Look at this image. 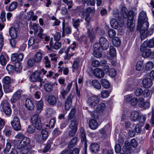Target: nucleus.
Segmentation results:
<instances>
[{
  "label": "nucleus",
  "instance_id": "obj_46",
  "mask_svg": "<svg viewBox=\"0 0 154 154\" xmlns=\"http://www.w3.org/2000/svg\"><path fill=\"white\" fill-rule=\"evenodd\" d=\"M40 40H39L36 39L35 40L34 38L32 37H30L28 41V44L29 46H32L33 44H34L35 42L36 43L38 42H40Z\"/></svg>",
  "mask_w": 154,
  "mask_h": 154
},
{
  "label": "nucleus",
  "instance_id": "obj_7",
  "mask_svg": "<svg viewBox=\"0 0 154 154\" xmlns=\"http://www.w3.org/2000/svg\"><path fill=\"white\" fill-rule=\"evenodd\" d=\"M11 125L13 129L16 131H18L21 129V125L19 117L15 116L11 122Z\"/></svg>",
  "mask_w": 154,
  "mask_h": 154
},
{
  "label": "nucleus",
  "instance_id": "obj_27",
  "mask_svg": "<svg viewBox=\"0 0 154 154\" xmlns=\"http://www.w3.org/2000/svg\"><path fill=\"white\" fill-rule=\"evenodd\" d=\"M48 103L51 105H54L57 103V99L56 97L53 95H49L47 99Z\"/></svg>",
  "mask_w": 154,
  "mask_h": 154
},
{
  "label": "nucleus",
  "instance_id": "obj_26",
  "mask_svg": "<svg viewBox=\"0 0 154 154\" xmlns=\"http://www.w3.org/2000/svg\"><path fill=\"white\" fill-rule=\"evenodd\" d=\"M25 106L27 109L30 110H33L35 107L34 105L29 99L26 100Z\"/></svg>",
  "mask_w": 154,
  "mask_h": 154
},
{
  "label": "nucleus",
  "instance_id": "obj_23",
  "mask_svg": "<svg viewBox=\"0 0 154 154\" xmlns=\"http://www.w3.org/2000/svg\"><path fill=\"white\" fill-rule=\"evenodd\" d=\"M146 13L143 11H141L139 15L137 22L147 21V19L146 18Z\"/></svg>",
  "mask_w": 154,
  "mask_h": 154
},
{
  "label": "nucleus",
  "instance_id": "obj_4",
  "mask_svg": "<svg viewBox=\"0 0 154 154\" xmlns=\"http://www.w3.org/2000/svg\"><path fill=\"white\" fill-rule=\"evenodd\" d=\"M41 72L37 71L34 72L32 73L29 77L30 81L32 82H40V86H42V83H44L43 79L40 77Z\"/></svg>",
  "mask_w": 154,
  "mask_h": 154
},
{
  "label": "nucleus",
  "instance_id": "obj_31",
  "mask_svg": "<svg viewBox=\"0 0 154 154\" xmlns=\"http://www.w3.org/2000/svg\"><path fill=\"white\" fill-rule=\"evenodd\" d=\"M54 84L50 83H47L45 84L44 85L45 90L48 92H51L53 88Z\"/></svg>",
  "mask_w": 154,
  "mask_h": 154
},
{
  "label": "nucleus",
  "instance_id": "obj_43",
  "mask_svg": "<svg viewBox=\"0 0 154 154\" xmlns=\"http://www.w3.org/2000/svg\"><path fill=\"white\" fill-rule=\"evenodd\" d=\"M17 5V3L16 2H12L9 6L8 11H14L16 9Z\"/></svg>",
  "mask_w": 154,
  "mask_h": 154
},
{
  "label": "nucleus",
  "instance_id": "obj_2",
  "mask_svg": "<svg viewBox=\"0 0 154 154\" xmlns=\"http://www.w3.org/2000/svg\"><path fill=\"white\" fill-rule=\"evenodd\" d=\"M149 23L147 21H144L141 22H137V29L139 31L140 38H143L146 36L143 33L148 30Z\"/></svg>",
  "mask_w": 154,
  "mask_h": 154
},
{
  "label": "nucleus",
  "instance_id": "obj_50",
  "mask_svg": "<svg viewBox=\"0 0 154 154\" xmlns=\"http://www.w3.org/2000/svg\"><path fill=\"white\" fill-rule=\"evenodd\" d=\"M44 63L46 67L49 68L51 66V62L48 56H46L45 57Z\"/></svg>",
  "mask_w": 154,
  "mask_h": 154
},
{
  "label": "nucleus",
  "instance_id": "obj_18",
  "mask_svg": "<svg viewBox=\"0 0 154 154\" xmlns=\"http://www.w3.org/2000/svg\"><path fill=\"white\" fill-rule=\"evenodd\" d=\"M129 114V117L131 120L134 122L137 121L139 117V113L137 111H132L130 112Z\"/></svg>",
  "mask_w": 154,
  "mask_h": 154
},
{
  "label": "nucleus",
  "instance_id": "obj_63",
  "mask_svg": "<svg viewBox=\"0 0 154 154\" xmlns=\"http://www.w3.org/2000/svg\"><path fill=\"white\" fill-rule=\"evenodd\" d=\"M11 147V144L8 142H7L6 143V147L4 150V152L5 154L8 153Z\"/></svg>",
  "mask_w": 154,
  "mask_h": 154
},
{
  "label": "nucleus",
  "instance_id": "obj_29",
  "mask_svg": "<svg viewBox=\"0 0 154 154\" xmlns=\"http://www.w3.org/2000/svg\"><path fill=\"white\" fill-rule=\"evenodd\" d=\"M154 29V24L152 25L151 27L148 30H147V31L145 32L144 33H143V34H145L146 35V37H144L143 38L142 37H140V39L141 40H143L147 37L148 36H150L152 35L153 33Z\"/></svg>",
  "mask_w": 154,
  "mask_h": 154
},
{
  "label": "nucleus",
  "instance_id": "obj_6",
  "mask_svg": "<svg viewBox=\"0 0 154 154\" xmlns=\"http://www.w3.org/2000/svg\"><path fill=\"white\" fill-rule=\"evenodd\" d=\"M31 122L35 125V128L38 130L42 128V124L40 118L37 114L34 115L31 118Z\"/></svg>",
  "mask_w": 154,
  "mask_h": 154
},
{
  "label": "nucleus",
  "instance_id": "obj_38",
  "mask_svg": "<svg viewBox=\"0 0 154 154\" xmlns=\"http://www.w3.org/2000/svg\"><path fill=\"white\" fill-rule=\"evenodd\" d=\"M112 44L116 47H119L121 43L120 39L117 37H115L112 39Z\"/></svg>",
  "mask_w": 154,
  "mask_h": 154
},
{
  "label": "nucleus",
  "instance_id": "obj_28",
  "mask_svg": "<svg viewBox=\"0 0 154 154\" xmlns=\"http://www.w3.org/2000/svg\"><path fill=\"white\" fill-rule=\"evenodd\" d=\"M43 107V102L41 100L38 101L36 104V111L37 113H40L42 110Z\"/></svg>",
  "mask_w": 154,
  "mask_h": 154
},
{
  "label": "nucleus",
  "instance_id": "obj_59",
  "mask_svg": "<svg viewBox=\"0 0 154 154\" xmlns=\"http://www.w3.org/2000/svg\"><path fill=\"white\" fill-rule=\"evenodd\" d=\"M44 30L42 28H40L39 32L38 33L37 35L40 38H44L46 35L43 33Z\"/></svg>",
  "mask_w": 154,
  "mask_h": 154
},
{
  "label": "nucleus",
  "instance_id": "obj_14",
  "mask_svg": "<svg viewBox=\"0 0 154 154\" xmlns=\"http://www.w3.org/2000/svg\"><path fill=\"white\" fill-rule=\"evenodd\" d=\"M130 143L128 141H126L125 142V145L123 147L122 149L124 153L121 152L120 154H131L130 151L132 149V148L130 146Z\"/></svg>",
  "mask_w": 154,
  "mask_h": 154
},
{
  "label": "nucleus",
  "instance_id": "obj_56",
  "mask_svg": "<svg viewBox=\"0 0 154 154\" xmlns=\"http://www.w3.org/2000/svg\"><path fill=\"white\" fill-rule=\"evenodd\" d=\"M3 87L5 92L6 93L11 92L12 91V90L10 88L8 85H4Z\"/></svg>",
  "mask_w": 154,
  "mask_h": 154
},
{
  "label": "nucleus",
  "instance_id": "obj_1",
  "mask_svg": "<svg viewBox=\"0 0 154 154\" xmlns=\"http://www.w3.org/2000/svg\"><path fill=\"white\" fill-rule=\"evenodd\" d=\"M15 138L18 139L14 140V146L20 150L21 154H27L30 150L34 148V146L31 144L30 139L23 133H18L16 135Z\"/></svg>",
  "mask_w": 154,
  "mask_h": 154
},
{
  "label": "nucleus",
  "instance_id": "obj_20",
  "mask_svg": "<svg viewBox=\"0 0 154 154\" xmlns=\"http://www.w3.org/2000/svg\"><path fill=\"white\" fill-rule=\"evenodd\" d=\"M142 84L143 86L145 88L150 87L152 85V82L151 79L146 78L143 79Z\"/></svg>",
  "mask_w": 154,
  "mask_h": 154
},
{
  "label": "nucleus",
  "instance_id": "obj_48",
  "mask_svg": "<svg viewBox=\"0 0 154 154\" xmlns=\"http://www.w3.org/2000/svg\"><path fill=\"white\" fill-rule=\"evenodd\" d=\"M153 67V63L151 61L148 62L145 66V69L147 70L152 69Z\"/></svg>",
  "mask_w": 154,
  "mask_h": 154
},
{
  "label": "nucleus",
  "instance_id": "obj_58",
  "mask_svg": "<svg viewBox=\"0 0 154 154\" xmlns=\"http://www.w3.org/2000/svg\"><path fill=\"white\" fill-rule=\"evenodd\" d=\"M101 97L103 98H106L108 97L109 95V92L106 90L102 91L101 93Z\"/></svg>",
  "mask_w": 154,
  "mask_h": 154
},
{
  "label": "nucleus",
  "instance_id": "obj_15",
  "mask_svg": "<svg viewBox=\"0 0 154 154\" xmlns=\"http://www.w3.org/2000/svg\"><path fill=\"white\" fill-rule=\"evenodd\" d=\"M22 91L21 90H18L15 92L13 95L11 99L12 103H15L21 97V94Z\"/></svg>",
  "mask_w": 154,
  "mask_h": 154
},
{
  "label": "nucleus",
  "instance_id": "obj_5",
  "mask_svg": "<svg viewBox=\"0 0 154 154\" xmlns=\"http://www.w3.org/2000/svg\"><path fill=\"white\" fill-rule=\"evenodd\" d=\"M134 12L132 10L128 12L127 20V27L129 28L130 30L133 31L135 26V23H133V16Z\"/></svg>",
  "mask_w": 154,
  "mask_h": 154
},
{
  "label": "nucleus",
  "instance_id": "obj_8",
  "mask_svg": "<svg viewBox=\"0 0 154 154\" xmlns=\"http://www.w3.org/2000/svg\"><path fill=\"white\" fill-rule=\"evenodd\" d=\"M140 51L142 52V56L144 58L149 57L153 54L150 49L142 45L141 46Z\"/></svg>",
  "mask_w": 154,
  "mask_h": 154
},
{
  "label": "nucleus",
  "instance_id": "obj_57",
  "mask_svg": "<svg viewBox=\"0 0 154 154\" xmlns=\"http://www.w3.org/2000/svg\"><path fill=\"white\" fill-rule=\"evenodd\" d=\"M62 131H60L58 128H55L52 132V134L53 135L57 136L60 134Z\"/></svg>",
  "mask_w": 154,
  "mask_h": 154
},
{
  "label": "nucleus",
  "instance_id": "obj_47",
  "mask_svg": "<svg viewBox=\"0 0 154 154\" xmlns=\"http://www.w3.org/2000/svg\"><path fill=\"white\" fill-rule=\"evenodd\" d=\"M143 62L139 61L136 65V69L138 71L141 70L143 68Z\"/></svg>",
  "mask_w": 154,
  "mask_h": 154
},
{
  "label": "nucleus",
  "instance_id": "obj_25",
  "mask_svg": "<svg viewBox=\"0 0 154 154\" xmlns=\"http://www.w3.org/2000/svg\"><path fill=\"white\" fill-rule=\"evenodd\" d=\"M142 45L146 47L153 48L154 47V38L149 39L147 42H144Z\"/></svg>",
  "mask_w": 154,
  "mask_h": 154
},
{
  "label": "nucleus",
  "instance_id": "obj_42",
  "mask_svg": "<svg viewBox=\"0 0 154 154\" xmlns=\"http://www.w3.org/2000/svg\"><path fill=\"white\" fill-rule=\"evenodd\" d=\"M75 108H73L71 110V111L69 113V116H68V118L69 119H73V120H72L73 121H75V122H76V119L74 118V115L75 113Z\"/></svg>",
  "mask_w": 154,
  "mask_h": 154
},
{
  "label": "nucleus",
  "instance_id": "obj_64",
  "mask_svg": "<svg viewBox=\"0 0 154 154\" xmlns=\"http://www.w3.org/2000/svg\"><path fill=\"white\" fill-rule=\"evenodd\" d=\"M35 130V127L33 125H30L28 127L27 130L29 133L31 134L34 132Z\"/></svg>",
  "mask_w": 154,
  "mask_h": 154
},
{
  "label": "nucleus",
  "instance_id": "obj_24",
  "mask_svg": "<svg viewBox=\"0 0 154 154\" xmlns=\"http://www.w3.org/2000/svg\"><path fill=\"white\" fill-rule=\"evenodd\" d=\"M100 146L97 143H92L90 146V150L92 152L96 153L100 150Z\"/></svg>",
  "mask_w": 154,
  "mask_h": 154
},
{
  "label": "nucleus",
  "instance_id": "obj_9",
  "mask_svg": "<svg viewBox=\"0 0 154 154\" xmlns=\"http://www.w3.org/2000/svg\"><path fill=\"white\" fill-rule=\"evenodd\" d=\"M69 127L71 130L69 133V136L73 137L75 135L77 129V122L72 121L69 125Z\"/></svg>",
  "mask_w": 154,
  "mask_h": 154
},
{
  "label": "nucleus",
  "instance_id": "obj_12",
  "mask_svg": "<svg viewBox=\"0 0 154 154\" xmlns=\"http://www.w3.org/2000/svg\"><path fill=\"white\" fill-rule=\"evenodd\" d=\"M73 96L72 94H69L66 99L65 102V108L66 110H68L70 108L72 105V99Z\"/></svg>",
  "mask_w": 154,
  "mask_h": 154
},
{
  "label": "nucleus",
  "instance_id": "obj_35",
  "mask_svg": "<svg viewBox=\"0 0 154 154\" xmlns=\"http://www.w3.org/2000/svg\"><path fill=\"white\" fill-rule=\"evenodd\" d=\"M88 29V35L90 38V41L91 42H92L95 38V33L93 31V29L92 28H90Z\"/></svg>",
  "mask_w": 154,
  "mask_h": 154
},
{
  "label": "nucleus",
  "instance_id": "obj_19",
  "mask_svg": "<svg viewBox=\"0 0 154 154\" xmlns=\"http://www.w3.org/2000/svg\"><path fill=\"white\" fill-rule=\"evenodd\" d=\"M80 138L82 142H84L85 148L87 149V140L85 132L84 131V128L82 127L80 130Z\"/></svg>",
  "mask_w": 154,
  "mask_h": 154
},
{
  "label": "nucleus",
  "instance_id": "obj_53",
  "mask_svg": "<svg viewBox=\"0 0 154 154\" xmlns=\"http://www.w3.org/2000/svg\"><path fill=\"white\" fill-rule=\"evenodd\" d=\"M143 93V91L141 88L136 89L134 92V94L136 96H140Z\"/></svg>",
  "mask_w": 154,
  "mask_h": 154
},
{
  "label": "nucleus",
  "instance_id": "obj_10",
  "mask_svg": "<svg viewBox=\"0 0 154 154\" xmlns=\"http://www.w3.org/2000/svg\"><path fill=\"white\" fill-rule=\"evenodd\" d=\"M2 108L5 114L7 116H10L12 110L8 102L5 101L2 104Z\"/></svg>",
  "mask_w": 154,
  "mask_h": 154
},
{
  "label": "nucleus",
  "instance_id": "obj_34",
  "mask_svg": "<svg viewBox=\"0 0 154 154\" xmlns=\"http://www.w3.org/2000/svg\"><path fill=\"white\" fill-rule=\"evenodd\" d=\"M43 53L40 52H38L36 53L34 57V59L36 63L41 61L42 59Z\"/></svg>",
  "mask_w": 154,
  "mask_h": 154
},
{
  "label": "nucleus",
  "instance_id": "obj_11",
  "mask_svg": "<svg viewBox=\"0 0 154 154\" xmlns=\"http://www.w3.org/2000/svg\"><path fill=\"white\" fill-rule=\"evenodd\" d=\"M99 43L100 47L103 50H106L109 47V44L108 41L104 37L100 38Z\"/></svg>",
  "mask_w": 154,
  "mask_h": 154
},
{
  "label": "nucleus",
  "instance_id": "obj_54",
  "mask_svg": "<svg viewBox=\"0 0 154 154\" xmlns=\"http://www.w3.org/2000/svg\"><path fill=\"white\" fill-rule=\"evenodd\" d=\"M36 63L34 59L33 58L30 59L27 61V64L28 66L30 67H32Z\"/></svg>",
  "mask_w": 154,
  "mask_h": 154
},
{
  "label": "nucleus",
  "instance_id": "obj_30",
  "mask_svg": "<svg viewBox=\"0 0 154 154\" xmlns=\"http://www.w3.org/2000/svg\"><path fill=\"white\" fill-rule=\"evenodd\" d=\"M72 23L73 27L75 28L77 31H78V27L79 26L80 23L82 21L81 19H72Z\"/></svg>",
  "mask_w": 154,
  "mask_h": 154
},
{
  "label": "nucleus",
  "instance_id": "obj_32",
  "mask_svg": "<svg viewBox=\"0 0 154 154\" xmlns=\"http://www.w3.org/2000/svg\"><path fill=\"white\" fill-rule=\"evenodd\" d=\"M121 14L124 18H126L128 16V11L126 7L124 6H121L120 7Z\"/></svg>",
  "mask_w": 154,
  "mask_h": 154
},
{
  "label": "nucleus",
  "instance_id": "obj_55",
  "mask_svg": "<svg viewBox=\"0 0 154 154\" xmlns=\"http://www.w3.org/2000/svg\"><path fill=\"white\" fill-rule=\"evenodd\" d=\"M79 65V63L77 60H75L73 61L72 68L73 69L72 71L75 72V70H76L78 68Z\"/></svg>",
  "mask_w": 154,
  "mask_h": 154
},
{
  "label": "nucleus",
  "instance_id": "obj_39",
  "mask_svg": "<svg viewBox=\"0 0 154 154\" xmlns=\"http://www.w3.org/2000/svg\"><path fill=\"white\" fill-rule=\"evenodd\" d=\"M91 84L95 88L97 89H100L101 88V85L100 83L97 80H93L91 82Z\"/></svg>",
  "mask_w": 154,
  "mask_h": 154
},
{
  "label": "nucleus",
  "instance_id": "obj_45",
  "mask_svg": "<svg viewBox=\"0 0 154 154\" xmlns=\"http://www.w3.org/2000/svg\"><path fill=\"white\" fill-rule=\"evenodd\" d=\"M100 82L104 88H107L110 87V83L106 79H102L101 80Z\"/></svg>",
  "mask_w": 154,
  "mask_h": 154
},
{
  "label": "nucleus",
  "instance_id": "obj_37",
  "mask_svg": "<svg viewBox=\"0 0 154 154\" xmlns=\"http://www.w3.org/2000/svg\"><path fill=\"white\" fill-rule=\"evenodd\" d=\"M89 126L91 129L94 130L97 127L98 124L96 120L92 119L90 121Z\"/></svg>",
  "mask_w": 154,
  "mask_h": 154
},
{
  "label": "nucleus",
  "instance_id": "obj_51",
  "mask_svg": "<svg viewBox=\"0 0 154 154\" xmlns=\"http://www.w3.org/2000/svg\"><path fill=\"white\" fill-rule=\"evenodd\" d=\"M108 34L109 37L112 38L116 35V32L114 29H110L108 31Z\"/></svg>",
  "mask_w": 154,
  "mask_h": 154
},
{
  "label": "nucleus",
  "instance_id": "obj_33",
  "mask_svg": "<svg viewBox=\"0 0 154 154\" xmlns=\"http://www.w3.org/2000/svg\"><path fill=\"white\" fill-rule=\"evenodd\" d=\"M105 108V104L103 103H100L96 108V111L97 112H101L104 111Z\"/></svg>",
  "mask_w": 154,
  "mask_h": 154
},
{
  "label": "nucleus",
  "instance_id": "obj_36",
  "mask_svg": "<svg viewBox=\"0 0 154 154\" xmlns=\"http://www.w3.org/2000/svg\"><path fill=\"white\" fill-rule=\"evenodd\" d=\"M98 44H94V56L98 58L102 56V54L98 50V48H97L96 46Z\"/></svg>",
  "mask_w": 154,
  "mask_h": 154
},
{
  "label": "nucleus",
  "instance_id": "obj_49",
  "mask_svg": "<svg viewBox=\"0 0 154 154\" xmlns=\"http://www.w3.org/2000/svg\"><path fill=\"white\" fill-rule=\"evenodd\" d=\"M5 85H8L10 84L11 80V78L8 76L5 77L2 79Z\"/></svg>",
  "mask_w": 154,
  "mask_h": 154
},
{
  "label": "nucleus",
  "instance_id": "obj_21",
  "mask_svg": "<svg viewBox=\"0 0 154 154\" xmlns=\"http://www.w3.org/2000/svg\"><path fill=\"white\" fill-rule=\"evenodd\" d=\"M110 23L111 26L114 29H117L119 25L120 26H122L124 24V21L122 20L120 25L119 24L117 20L114 18H112L110 21Z\"/></svg>",
  "mask_w": 154,
  "mask_h": 154
},
{
  "label": "nucleus",
  "instance_id": "obj_22",
  "mask_svg": "<svg viewBox=\"0 0 154 154\" xmlns=\"http://www.w3.org/2000/svg\"><path fill=\"white\" fill-rule=\"evenodd\" d=\"M94 13L95 9L94 8H91L88 7L83 10L82 13V15L83 16L90 15L91 13L93 14Z\"/></svg>",
  "mask_w": 154,
  "mask_h": 154
},
{
  "label": "nucleus",
  "instance_id": "obj_41",
  "mask_svg": "<svg viewBox=\"0 0 154 154\" xmlns=\"http://www.w3.org/2000/svg\"><path fill=\"white\" fill-rule=\"evenodd\" d=\"M15 70L17 72H20L22 69V66L21 63L18 62L16 61L14 65Z\"/></svg>",
  "mask_w": 154,
  "mask_h": 154
},
{
  "label": "nucleus",
  "instance_id": "obj_52",
  "mask_svg": "<svg viewBox=\"0 0 154 154\" xmlns=\"http://www.w3.org/2000/svg\"><path fill=\"white\" fill-rule=\"evenodd\" d=\"M116 54V51L115 48L113 46H110L109 50V54L111 57H114Z\"/></svg>",
  "mask_w": 154,
  "mask_h": 154
},
{
  "label": "nucleus",
  "instance_id": "obj_40",
  "mask_svg": "<svg viewBox=\"0 0 154 154\" xmlns=\"http://www.w3.org/2000/svg\"><path fill=\"white\" fill-rule=\"evenodd\" d=\"M77 140L78 138L76 137H74L70 142L68 145V147L70 148L75 146L76 145Z\"/></svg>",
  "mask_w": 154,
  "mask_h": 154
},
{
  "label": "nucleus",
  "instance_id": "obj_61",
  "mask_svg": "<svg viewBox=\"0 0 154 154\" xmlns=\"http://www.w3.org/2000/svg\"><path fill=\"white\" fill-rule=\"evenodd\" d=\"M108 72L109 75L111 77H114L116 75V71L114 69H110Z\"/></svg>",
  "mask_w": 154,
  "mask_h": 154
},
{
  "label": "nucleus",
  "instance_id": "obj_16",
  "mask_svg": "<svg viewBox=\"0 0 154 154\" xmlns=\"http://www.w3.org/2000/svg\"><path fill=\"white\" fill-rule=\"evenodd\" d=\"M93 75L96 77L101 79L104 75V73L101 69L97 68L94 70L93 72Z\"/></svg>",
  "mask_w": 154,
  "mask_h": 154
},
{
  "label": "nucleus",
  "instance_id": "obj_13",
  "mask_svg": "<svg viewBox=\"0 0 154 154\" xmlns=\"http://www.w3.org/2000/svg\"><path fill=\"white\" fill-rule=\"evenodd\" d=\"M62 36H64V34H69L71 32V29L69 25L67 23H65L64 21L63 23Z\"/></svg>",
  "mask_w": 154,
  "mask_h": 154
},
{
  "label": "nucleus",
  "instance_id": "obj_17",
  "mask_svg": "<svg viewBox=\"0 0 154 154\" xmlns=\"http://www.w3.org/2000/svg\"><path fill=\"white\" fill-rule=\"evenodd\" d=\"M19 28L16 27L15 26L11 27L9 30V33L11 37L13 38H16L17 36V32Z\"/></svg>",
  "mask_w": 154,
  "mask_h": 154
},
{
  "label": "nucleus",
  "instance_id": "obj_62",
  "mask_svg": "<svg viewBox=\"0 0 154 154\" xmlns=\"http://www.w3.org/2000/svg\"><path fill=\"white\" fill-rule=\"evenodd\" d=\"M0 62L3 65H5L7 63V60L3 55H1L0 57Z\"/></svg>",
  "mask_w": 154,
  "mask_h": 154
},
{
  "label": "nucleus",
  "instance_id": "obj_44",
  "mask_svg": "<svg viewBox=\"0 0 154 154\" xmlns=\"http://www.w3.org/2000/svg\"><path fill=\"white\" fill-rule=\"evenodd\" d=\"M12 129L10 127L6 126L4 131L5 135L8 137H10L11 135Z\"/></svg>",
  "mask_w": 154,
  "mask_h": 154
},
{
  "label": "nucleus",
  "instance_id": "obj_3",
  "mask_svg": "<svg viewBox=\"0 0 154 154\" xmlns=\"http://www.w3.org/2000/svg\"><path fill=\"white\" fill-rule=\"evenodd\" d=\"M99 102L100 99L97 96L92 95L88 98L87 102L89 106L92 108L94 109Z\"/></svg>",
  "mask_w": 154,
  "mask_h": 154
},
{
  "label": "nucleus",
  "instance_id": "obj_60",
  "mask_svg": "<svg viewBox=\"0 0 154 154\" xmlns=\"http://www.w3.org/2000/svg\"><path fill=\"white\" fill-rule=\"evenodd\" d=\"M55 120L54 119H51L50 121L49 124L46 125V126L49 127L50 128H53L54 126Z\"/></svg>",
  "mask_w": 154,
  "mask_h": 154
}]
</instances>
